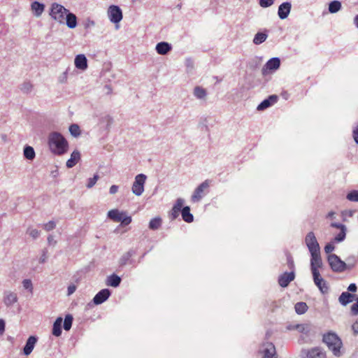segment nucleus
Segmentation results:
<instances>
[{"label":"nucleus","instance_id":"nucleus-13","mask_svg":"<svg viewBox=\"0 0 358 358\" xmlns=\"http://www.w3.org/2000/svg\"><path fill=\"white\" fill-rule=\"evenodd\" d=\"M110 295V291L108 289H103L94 296L93 302L96 305H99L106 301Z\"/></svg>","mask_w":358,"mask_h":358},{"label":"nucleus","instance_id":"nucleus-44","mask_svg":"<svg viewBox=\"0 0 358 358\" xmlns=\"http://www.w3.org/2000/svg\"><path fill=\"white\" fill-rule=\"evenodd\" d=\"M269 106H271V103L270 102L268 101V100L266 99H264L263 101H262L259 106H257V110H263L267 108H268Z\"/></svg>","mask_w":358,"mask_h":358},{"label":"nucleus","instance_id":"nucleus-28","mask_svg":"<svg viewBox=\"0 0 358 358\" xmlns=\"http://www.w3.org/2000/svg\"><path fill=\"white\" fill-rule=\"evenodd\" d=\"M121 282V278L116 274H112L108 276L106 280V284L108 286H111L113 287H117L120 285Z\"/></svg>","mask_w":358,"mask_h":358},{"label":"nucleus","instance_id":"nucleus-10","mask_svg":"<svg viewBox=\"0 0 358 358\" xmlns=\"http://www.w3.org/2000/svg\"><path fill=\"white\" fill-rule=\"evenodd\" d=\"M209 187L208 180H205L202 183H201L194 190L193 194L192 195L191 200L192 202L196 203L199 202L203 196V192L205 189H208Z\"/></svg>","mask_w":358,"mask_h":358},{"label":"nucleus","instance_id":"nucleus-22","mask_svg":"<svg viewBox=\"0 0 358 358\" xmlns=\"http://www.w3.org/2000/svg\"><path fill=\"white\" fill-rule=\"evenodd\" d=\"M17 301V294L11 292L4 293L3 302L6 306H10Z\"/></svg>","mask_w":358,"mask_h":358},{"label":"nucleus","instance_id":"nucleus-16","mask_svg":"<svg viewBox=\"0 0 358 358\" xmlns=\"http://www.w3.org/2000/svg\"><path fill=\"white\" fill-rule=\"evenodd\" d=\"M37 342V337L31 336L27 339L26 344L23 348V353L24 355H29L34 348V346Z\"/></svg>","mask_w":358,"mask_h":358},{"label":"nucleus","instance_id":"nucleus-2","mask_svg":"<svg viewBox=\"0 0 358 358\" xmlns=\"http://www.w3.org/2000/svg\"><path fill=\"white\" fill-rule=\"evenodd\" d=\"M322 342L327 345L328 349L334 356L339 357L343 354V342L336 333L330 331L324 334L322 336Z\"/></svg>","mask_w":358,"mask_h":358},{"label":"nucleus","instance_id":"nucleus-7","mask_svg":"<svg viewBox=\"0 0 358 358\" xmlns=\"http://www.w3.org/2000/svg\"><path fill=\"white\" fill-rule=\"evenodd\" d=\"M305 242L310 254L320 251V245L313 231L308 233L305 238Z\"/></svg>","mask_w":358,"mask_h":358},{"label":"nucleus","instance_id":"nucleus-59","mask_svg":"<svg viewBox=\"0 0 358 358\" xmlns=\"http://www.w3.org/2000/svg\"><path fill=\"white\" fill-rule=\"evenodd\" d=\"M48 242L50 245H55L57 243V241L54 239V237L52 235L48 236Z\"/></svg>","mask_w":358,"mask_h":358},{"label":"nucleus","instance_id":"nucleus-4","mask_svg":"<svg viewBox=\"0 0 358 358\" xmlns=\"http://www.w3.org/2000/svg\"><path fill=\"white\" fill-rule=\"evenodd\" d=\"M328 263L330 268L334 272L341 273L347 268H351L352 266H348L345 262L342 261L341 258L335 254H330L327 257Z\"/></svg>","mask_w":358,"mask_h":358},{"label":"nucleus","instance_id":"nucleus-54","mask_svg":"<svg viewBox=\"0 0 358 358\" xmlns=\"http://www.w3.org/2000/svg\"><path fill=\"white\" fill-rule=\"evenodd\" d=\"M267 100H268V101L270 102L271 106L273 103H274L277 101L278 96L277 95H271L267 99Z\"/></svg>","mask_w":358,"mask_h":358},{"label":"nucleus","instance_id":"nucleus-48","mask_svg":"<svg viewBox=\"0 0 358 358\" xmlns=\"http://www.w3.org/2000/svg\"><path fill=\"white\" fill-rule=\"evenodd\" d=\"M351 313L353 315H358V296L356 299V303L351 306Z\"/></svg>","mask_w":358,"mask_h":358},{"label":"nucleus","instance_id":"nucleus-46","mask_svg":"<svg viewBox=\"0 0 358 358\" xmlns=\"http://www.w3.org/2000/svg\"><path fill=\"white\" fill-rule=\"evenodd\" d=\"M56 227V224L54 221H50L43 225L45 230L49 231L54 229Z\"/></svg>","mask_w":358,"mask_h":358},{"label":"nucleus","instance_id":"nucleus-42","mask_svg":"<svg viewBox=\"0 0 358 358\" xmlns=\"http://www.w3.org/2000/svg\"><path fill=\"white\" fill-rule=\"evenodd\" d=\"M27 233L34 239L37 238L40 236V231L36 229H31V227L27 229Z\"/></svg>","mask_w":358,"mask_h":358},{"label":"nucleus","instance_id":"nucleus-12","mask_svg":"<svg viewBox=\"0 0 358 358\" xmlns=\"http://www.w3.org/2000/svg\"><path fill=\"white\" fill-rule=\"evenodd\" d=\"M313 280L315 284L319 288L322 294H326L329 292V286L327 282L320 276V273L313 274Z\"/></svg>","mask_w":358,"mask_h":358},{"label":"nucleus","instance_id":"nucleus-58","mask_svg":"<svg viewBox=\"0 0 358 358\" xmlns=\"http://www.w3.org/2000/svg\"><path fill=\"white\" fill-rule=\"evenodd\" d=\"M118 186L117 185H112L110 187V194H115L117 191H118Z\"/></svg>","mask_w":358,"mask_h":358},{"label":"nucleus","instance_id":"nucleus-35","mask_svg":"<svg viewBox=\"0 0 358 358\" xmlns=\"http://www.w3.org/2000/svg\"><path fill=\"white\" fill-rule=\"evenodd\" d=\"M162 225V219L159 217L152 218L149 222V228L152 230L158 229Z\"/></svg>","mask_w":358,"mask_h":358},{"label":"nucleus","instance_id":"nucleus-11","mask_svg":"<svg viewBox=\"0 0 358 358\" xmlns=\"http://www.w3.org/2000/svg\"><path fill=\"white\" fill-rule=\"evenodd\" d=\"M262 358H276L275 348L272 343H264L261 348Z\"/></svg>","mask_w":358,"mask_h":358},{"label":"nucleus","instance_id":"nucleus-34","mask_svg":"<svg viewBox=\"0 0 358 358\" xmlns=\"http://www.w3.org/2000/svg\"><path fill=\"white\" fill-rule=\"evenodd\" d=\"M267 37H268V36L266 33L258 32L255 34V36L254 37L253 43L255 45H259V44L262 43L263 42H264L266 40Z\"/></svg>","mask_w":358,"mask_h":358},{"label":"nucleus","instance_id":"nucleus-53","mask_svg":"<svg viewBox=\"0 0 358 358\" xmlns=\"http://www.w3.org/2000/svg\"><path fill=\"white\" fill-rule=\"evenodd\" d=\"M352 329L354 332V334H355V335L358 334V318L354 322V324L352 325Z\"/></svg>","mask_w":358,"mask_h":358},{"label":"nucleus","instance_id":"nucleus-63","mask_svg":"<svg viewBox=\"0 0 358 358\" xmlns=\"http://www.w3.org/2000/svg\"><path fill=\"white\" fill-rule=\"evenodd\" d=\"M45 259H46L45 253V252H43L42 257L39 259V262L44 263L45 262Z\"/></svg>","mask_w":358,"mask_h":358},{"label":"nucleus","instance_id":"nucleus-29","mask_svg":"<svg viewBox=\"0 0 358 358\" xmlns=\"http://www.w3.org/2000/svg\"><path fill=\"white\" fill-rule=\"evenodd\" d=\"M62 318L59 317L56 319L53 324L52 334L55 336H59L62 334Z\"/></svg>","mask_w":358,"mask_h":358},{"label":"nucleus","instance_id":"nucleus-18","mask_svg":"<svg viewBox=\"0 0 358 358\" xmlns=\"http://www.w3.org/2000/svg\"><path fill=\"white\" fill-rule=\"evenodd\" d=\"M280 65V60L278 57H273L270 59L262 69V73L265 74L266 69L277 70Z\"/></svg>","mask_w":358,"mask_h":358},{"label":"nucleus","instance_id":"nucleus-57","mask_svg":"<svg viewBox=\"0 0 358 358\" xmlns=\"http://www.w3.org/2000/svg\"><path fill=\"white\" fill-rule=\"evenodd\" d=\"M357 289V287L356 285V284L355 283H351L348 287V290L349 292H355Z\"/></svg>","mask_w":358,"mask_h":358},{"label":"nucleus","instance_id":"nucleus-20","mask_svg":"<svg viewBox=\"0 0 358 358\" xmlns=\"http://www.w3.org/2000/svg\"><path fill=\"white\" fill-rule=\"evenodd\" d=\"M75 66L80 70H85L87 68V59L84 55H78L75 58Z\"/></svg>","mask_w":358,"mask_h":358},{"label":"nucleus","instance_id":"nucleus-39","mask_svg":"<svg viewBox=\"0 0 358 358\" xmlns=\"http://www.w3.org/2000/svg\"><path fill=\"white\" fill-rule=\"evenodd\" d=\"M69 131L73 136L77 137L80 134V129L78 124H72L69 127Z\"/></svg>","mask_w":358,"mask_h":358},{"label":"nucleus","instance_id":"nucleus-32","mask_svg":"<svg viewBox=\"0 0 358 358\" xmlns=\"http://www.w3.org/2000/svg\"><path fill=\"white\" fill-rule=\"evenodd\" d=\"M34 88V85L30 81H24L20 85V90L24 94L30 93Z\"/></svg>","mask_w":358,"mask_h":358},{"label":"nucleus","instance_id":"nucleus-45","mask_svg":"<svg viewBox=\"0 0 358 358\" xmlns=\"http://www.w3.org/2000/svg\"><path fill=\"white\" fill-rule=\"evenodd\" d=\"M22 285L24 289H29L31 292L33 290V285L31 280L25 279L22 281Z\"/></svg>","mask_w":358,"mask_h":358},{"label":"nucleus","instance_id":"nucleus-6","mask_svg":"<svg viewBox=\"0 0 358 358\" xmlns=\"http://www.w3.org/2000/svg\"><path fill=\"white\" fill-rule=\"evenodd\" d=\"M147 176L143 173H140L135 177V180L132 185V192L136 196H141L144 191V185Z\"/></svg>","mask_w":358,"mask_h":358},{"label":"nucleus","instance_id":"nucleus-27","mask_svg":"<svg viewBox=\"0 0 358 358\" xmlns=\"http://www.w3.org/2000/svg\"><path fill=\"white\" fill-rule=\"evenodd\" d=\"M180 211H181L182 220L185 222H186L187 223H190V222H193L194 216L190 213V208L189 206L183 207L182 209L181 208Z\"/></svg>","mask_w":358,"mask_h":358},{"label":"nucleus","instance_id":"nucleus-9","mask_svg":"<svg viewBox=\"0 0 358 358\" xmlns=\"http://www.w3.org/2000/svg\"><path fill=\"white\" fill-rule=\"evenodd\" d=\"M310 259V268L313 274L317 275L320 273L318 268L322 266V260L320 255V251L315 253H311Z\"/></svg>","mask_w":358,"mask_h":358},{"label":"nucleus","instance_id":"nucleus-56","mask_svg":"<svg viewBox=\"0 0 358 358\" xmlns=\"http://www.w3.org/2000/svg\"><path fill=\"white\" fill-rule=\"evenodd\" d=\"M353 138L357 144H358V125L353 130Z\"/></svg>","mask_w":358,"mask_h":358},{"label":"nucleus","instance_id":"nucleus-25","mask_svg":"<svg viewBox=\"0 0 358 358\" xmlns=\"http://www.w3.org/2000/svg\"><path fill=\"white\" fill-rule=\"evenodd\" d=\"M354 296V294H350L348 292H344L340 295L338 298V301L341 305L346 306L349 303L352 301Z\"/></svg>","mask_w":358,"mask_h":358},{"label":"nucleus","instance_id":"nucleus-60","mask_svg":"<svg viewBox=\"0 0 358 358\" xmlns=\"http://www.w3.org/2000/svg\"><path fill=\"white\" fill-rule=\"evenodd\" d=\"M76 286L72 285L68 287V295L72 294L76 291Z\"/></svg>","mask_w":358,"mask_h":358},{"label":"nucleus","instance_id":"nucleus-37","mask_svg":"<svg viewBox=\"0 0 358 358\" xmlns=\"http://www.w3.org/2000/svg\"><path fill=\"white\" fill-rule=\"evenodd\" d=\"M295 329L301 333L308 334L310 331V325L308 324H296L295 326Z\"/></svg>","mask_w":358,"mask_h":358},{"label":"nucleus","instance_id":"nucleus-43","mask_svg":"<svg viewBox=\"0 0 358 358\" xmlns=\"http://www.w3.org/2000/svg\"><path fill=\"white\" fill-rule=\"evenodd\" d=\"M99 176L97 174H95L93 178H90L88 179V182L86 185L87 187L90 189L92 188L98 180Z\"/></svg>","mask_w":358,"mask_h":358},{"label":"nucleus","instance_id":"nucleus-36","mask_svg":"<svg viewBox=\"0 0 358 358\" xmlns=\"http://www.w3.org/2000/svg\"><path fill=\"white\" fill-rule=\"evenodd\" d=\"M341 8V3L338 1H333L329 4V11L331 13H335Z\"/></svg>","mask_w":358,"mask_h":358},{"label":"nucleus","instance_id":"nucleus-64","mask_svg":"<svg viewBox=\"0 0 358 358\" xmlns=\"http://www.w3.org/2000/svg\"><path fill=\"white\" fill-rule=\"evenodd\" d=\"M354 23L356 25V27L358 28V15L355 17Z\"/></svg>","mask_w":358,"mask_h":358},{"label":"nucleus","instance_id":"nucleus-50","mask_svg":"<svg viewBox=\"0 0 358 358\" xmlns=\"http://www.w3.org/2000/svg\"><path fill=\"white\" fill-rule=\"evenodd\" d=\"M287 265L290 269H294V260L290 255H287Z\"/></svg>","mask_w":358,"mask_h":358},{"label":"nucleus","instance_id":"nucleus-31","mask_svg":"<svg viewBox=\"0 0 358 358\" xmlns=\"http://www.w3.org/2000/svg\"><path fill=\"white\" fill-rule=\"evenodd\" d=\"M24 156L27 159L33 160L35 158V151L31 146L26 145L24 148Z\"/></svg>","mask_w":358,"mask_h":358},{"label":"nucleus","instance_id":"nucleus-33","mask_svg":"<svg viewBox=\"0 0 358 358\" xmlns=\"http://www.w3.org/2000/svg\"><path fill=\"white\" fill-rule=\"evenodd\" d=\"M294 309L297 314L302 315L308 310V306L305 302H298L295 304Z\"/></svg>","mask_w":358,"mask_h":358},{"label":"nucleus","instance_id":"nucleus-3","mask_svg":"<svg viewBox=\"0 0 358 358\" xmlns=\"http://www.w3.org/2000/svg\"><path fill=\"white\" fill-rule=\"evenodd\" d=\"M48 144L50 150L56 155H61L67 151L68 142L58 132H52L49 135Z\"/></svg>","mask_w":358,"mask_h":358},{"label":"nucleus","instance_id":"nucleus-55","mask_svg":"<svg viewBox=\"0 0 358 358\" xmlns=\"http://www.w3.org/2000/svg\"><path fill=\"white\" fill-rule=\"evenodd\" d=\"M267 100H268V101L270 102L271 106L273 103H274L277 101L278 96L277 95H271L267 99Z\"/></svg>","mask_w":358,"mask_h":358},{"label":"nucleus","instance_id":"nucleus-5","mask_svg":"<svg viewBox=\"0 0 358 358\" xmlns=\"http://www.w3.org/2000/svg\"><path fill=\"white\" fill-rule=\"evenodd\" d=\"M108 217L115 222H120L122 226H127L132 221L131 217L127 215V212H120L117 209L109 210L108 212Z\"/></svg>","mask_w":358,"mask_h":358},{"label":"nucleus","instance_id":"nucleus-30","mask_svg":"<svg viewBox=\"0 0 358 358\" xmlns=\"http://www.w3.org/2000/svg\"><path fill=\"white\" fill-rule=\"evenodd\" d=\"M194 96L198 99H205L207 96V92L206 89L200 86H196L194 89Z\"/></svg>","mask_w":358,"mask_h":358},{"label":"nucleus","instance_id":"nucleus-24","mask_svg":"<svg viewBox=\"0 0 358 358\" xmlns=\"http://www.w3.org/2000/svg\"><path fill=\"white\" fill-rule=\"evenodd\" d=\"M136 252L134 250H129L120 257L119 264L120 266H124L128 263H131V257L135 255Z\"/></svg>","mask_w":358,"mask_h":358},{"label":"nucleus","instance_id":"nucleus-1","mask_svg":"<svg viewBox=\"0 0 358 358\" xmlns=\"http://www.w3.org/2000/svg\"><path fill=\"white\" fill-rule=\"evenodd\" d=\"M50 15L58 23L66 24L70 29H74L77 26L76 15L57 3H53L51 5Z\"/></svg>","mask_w":358,"mask_h":358},{"label":"nucleus","instance_id":"nucleus-61","mask_svg":"<svg viewBox=\"0 0 358 358\" xmlns=\"http://www.w3.org/2000/svg\"><path fill=\"white\" fill-rule=\"evenodd\" d=\"M94 24H95V23L93 20H88L85 24V29H88L91 27L94 26Z\"/></svg>","mask_w":358,"mask_h":358},{"label":"nucleus","instance_id":"nucleus-19","mask_svg":"<svg viewBox=\"0 0 358 358\" xmlns=\"http://www.w3.org/2000/svg\"><path fill=\"white\" fill-rule=\"evenodd\" d=\"M307 358H327L326 352L320 347L313 348L308 351Z\"/></svg>","mask_w":358,"mask_h":358},{"label":"nucleus","instance_id":"nucleus-62","mask_svg":"<svg viewBox=\"0 0 358 358\" xmlns=\"http://www.w3.org/2000/svg\"><path fill=\"white\" fill-rule=\"evenodd\" d=\"M5 330V322L0 319V333H3Z\"/></svg>","mask_w":358,"mask_h":358},{"label":"nucleus","instance_id":"nucleus-41","mask_svg":"<svg viewBox=\"0 0 358 358\" xmlns=\"http://www.w3.org/2000/svg\"><path fill=\"white\" fill-rule=\"evenodd\" d=\"M346 231L347 229H342V230L340 231V232L335 236L334 241L336 242H341L343 241L346 236Z\"/></svg>","mask_w":358,"mask_h":358},{"label":"nucleus","instance_id":"nucleus-26","mask_svg":"<svg viewBox=\"0 0 358 358\" xmlns=\"http://www.w3.org/2000/svg\"><path fill=\"white\" fill-rule=\"evenodd\" d=\"M31 7L36 17H40L45 8L44 4L38 1L33 2L31 5Z\"/></svg>","mask_w":358,"mask_h":358},{"label":"nucleus","instance_id":"nucleus-23","mask_svg":"<svg viewBox=\"0 0 358 358\" xmlns=\"http://www.w3.org/2000/svg\"><path fill=\"white\" fill-rule=\"evenodd\" d=\"M80 159V153L78 150H76L73 151L71 155L70 159L66 162V166L68 168L73 167Z\"/></svg>","mask_w":358,"mask_h":358},{"label":"nucleus","instance_id":"nucleus-8","mask_svg":"<svg viewBox=\"0 0 358 358\" xmlns=\"http://www.w3.org/2000/svg\"><path fill=\"white\" fill-rule=\"evenodd\" d=\"M108 17L111 22L117 24L122 20V12L117 6H110L108 9Z\"/></svg>","mask_w":358,"mask_h":358},{"label":"nucleus","instance_id":"nucleus-40","mask_svg":"<svg viewBox=\"0 0 358 358\" xmlns=\"http://www.w3.org/2000/svg\"><path fill=\"white\" fill-rule=\"evenodd\" d=\"M347 199L350 201H358V190H352L346 196Z\"/></svg>","mask_w":358,"mask_h":358},{"label":"nucleus","instance_id":"nucleus-17","mask_svg":"<svg viewBox=\"0 0 358 358\" xmlns=\"http://www.w3.org/2000/svg\"><path fill=\"white\" fill-rule=\"evenodd\" d=\"M183 204H184L183 199L178 198L176 200V203L174 204L173 207L172 208V210L170 213V217L171 220H175L178 217L179 213L180 212Z\"/></svg>","mask_w":358,"mask_h":358},{"label":"nucleus","instance_id":"nucleus-14","mask_svg":"<svg viewBox=\"0 0 358 358\" xmlns=\"http://www.w3.org/2000/svg\"><path fill=\"white\" fill-rule=\"evenodd\" d=\"M292 8V4L289 1H286L280 4L278 7V15L281 20L287 17Z\"/></svg>","mask_w":358,"mask_h":358},{"label":"nucleus","instance_id":"nucleus-49","mask_svg":"<svg viewBox=\"0 0 358 358\" xmlns=\"http://www.w3.org/2000/svg\"><path fill=\"white\" fill-rule=\"evenodd\" d=\"M335 249V247L333 244L331 243H328L325 245L324 247V252L327 253V254H329L331 253V252H333Z\"/></svg>","mask_w":358,"mask_h":358},{"label":"nucleus","instance_id":"nucleus-15","mask_svg":"<svg viewBox=\"0 0 358 358\" xmlns=\"http://www.w3.org/2000/svg\"><path fill=\"white\" fill-rule=\"evenodd\" d=\"M294 271H291L290 273L285 272L279 277L278 283L282 287H286L290 282L294 280Z\"/></svg>","mask_w":358,"mask_h":358},{"label":"nucleus","instance_id":"nucleus-52","mask_svg":"<svg viewBox=\"0 0 358 358\" xmlns=\"http://www.w3.org/2000/svg\"><path fill=\"white\" fill-rule=\"evenodd\" d=\"M331 227L336 229H339L340 230H342V229H345L346 227L341 223H336V222H332L331 224Z\"/></svg>","mask_w":358,"mask_h":358},{"label":"nucleus","instance_id":"nucleus-51","mask_svg":"<svg viewBox=\"0 0 358 358\" xmlns=\"http://www.w3.org/2000/svg\"><path fill=\"white\" fill-rule=\"evenodd\" d=\"M68 69H66L63 74L59 77V80L60 83H64L67 80Z\"/></svg>","mask_w":358,"mask_h":358},{"label":"nucleus","instance_id":"nucleus-47","mask_svg":"<svg viewBox=\"0 0 358 358\" xmlns=\"http://www.w3.org/2000/svg\"><path fill=\"white\" fill-rule=\"evenodd\" d=\"M274 0H260L259 5L262 8H267L273 5Z\"/></svg>","mask_w":358,"mask_h":358},{"label":"nucleus","instance_id":"nucleus-21","mask_svg":"<svg viewBox=\"0 0 358 358\" xmlns=\"http://www.w3.org/2000/svg\"><path fill=\"white\" fill-rule=\"evenodd\" d=\"M171 49V45L167 42L158 43L155 48L157 52L162 55H166Z\"/></svg>","mask_w":358,"mask_h":358},{"label":"nucleus","instance_id":"nucleus-38","mask_svg":"<svg viewBox=\"0 0 358 358\" xmlns=\"http://www.w3.org/2000/svg\"><path fill=\"white\" fill-rule=\"evenodd\" d=\"M73 320V318L71 315H66L64 322V329L66 331H69L71 328Z\"/></svg>","mask_w":358,"mask_h":358}]
</instances>
